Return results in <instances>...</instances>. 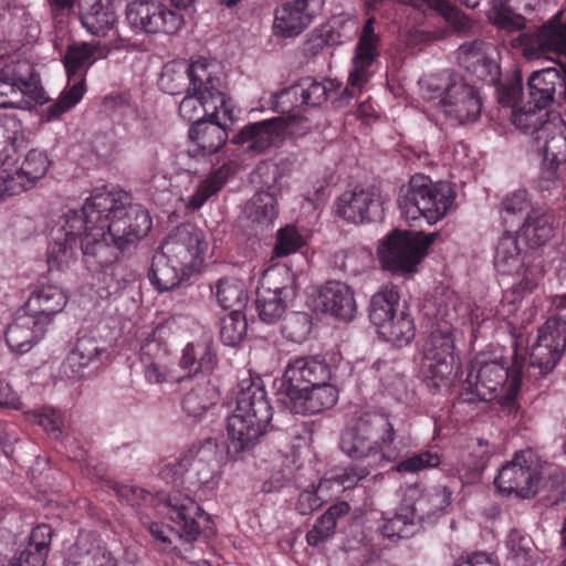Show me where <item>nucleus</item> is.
<instances>
[{
    "label": "nucleus",
    "instance_id": "nucleus-33",
    "mask_svg": "<svg viewBox=\"0 0 566 566\" xmlns=\"http://www.w3.org/2000/svg\"><path fill=\"white\" fill-rule=\"evenodd\" d=\"M189 453L192 460L191 462H189L188 457L182 459L175 458L166 465V468L170 469L172 472L175 482L184 475L188 469V465L195 467L199 473L200 464H206L208 468H210L211 472H213L222 464L224 460L223 451L220 449L217 439L213 438H207L198 446H193L189 450Z\"/></svg>",
    "mask_w": 566,
    "mask_h": 566
},
{
    "label": "nucleus",
    "instance_id": "nucleus-14",
    "mask_svg": "<svg viewBox=\"0 0 566 566\" xmlns=\"http://www.w3.org/2000/svg\"><path fill=\"white\" fill-rule=\"evenodd\" d=\"M533 139L535 149L543 156L538 189L554 190L560 195L564 190L563 171L566 168V135L554 123H547Z\"/></svg>",
    "mask_w": 566,
    "mask_h": 566
},
{
    "label": "nucleus",
    "instance_id": "nucleus-31",
    "mask_svg": "<svg viewBox=\"0 0 566 566\" xmlns=\"http://www.w3.org/2000/svg\"><path fill=\"white\" fill-rule=\"evenodd\" d=\"M181 384L186 390L181 407L188 417H202L219 398L218 389L211 384L210 377H187L181 379Z\"/></svg>",
    "mask_w": 566,
    "mask_h": 566
},
{
    "label": "nucleus",
    "instance_id": "nucleus-43",
    "mask_svg": "<svg viewBox=\"0 0 566 566\" xmlns=\"http://www.w3.org/2000/svg\"><path fill=\"white\" fill-rule=\"evenodd\" d=\"M217 355L207 343H189L182 350L180 367L193 374L191 377H209L217 366Z\"/></svg>",
    "mask_w": 566,
    "mask_h": 566
},
{
    "label": "nucleus",
    "instance_id": "nucleus-48",
    "mask_svg": "<svg viewBox=\"0 0 566 566\" xmlns=\"http://www.w3.org/2000/svg\"><path fill=\"white\" fill-rule=\"evenodd\" d=\"M244 214L252 223L270 227L279 214L277 201L272 193L259 191L245 203Z\"/></svg>",
    "mask_w": 566,
    "mask_h": 566
},
{
    "label": "nucleus",
    "instance_id": "nucleus-27",
    "mask_svg": "<svg viewBox=\"0 0 566 566\" xmlns=\"http://www.w3.org/2000/svg\"><path fill=\"white\" fill-rule=\"evenodd\" d=\"M338 400V390L329 381L285 395L284 405L296 415H315L331 409Z\"/></svg>",
    "mask_w": 566,
    "mask_h": 566
},
{
    "label": "nucleus",
    "instance_id": "nucleus-8",
    "mask_svg": "<svg viewBox=\"0 0 566 566\" xmlns=\"http://www.w3.org/2000/svg\"><path fill=\"white\" fill-rule=\"evenodd\" d=\"M165 506L168 509L169 518L179 527V531L160 522H151L148 525V531L155 541L170 545L174 536L191 544L200 535L208 539L216 534L214 523L210 515L193 499L172 494L169 495Z\"/></svg>",
    "mask_w": 566,
    "mask_h": 566
},
{
    "label": "nucleus",
    "instance_id": "nucleus-15",
    "mask_svg": "<svg viewBox=\"0 0 566 566\" xmlns=\"http://www.w3.org/2000/svg\"><path fill=\"white\" fill-rule=\"evenodd\" d=\"M454 340L448 324L432 329L423 345L421 373L429 387H449L454 365Z\"/></svg>",
    "mask_w": 566,
    "mask_h": 566
},
{
    "label": "nucleus",
    "instance_id": "nucleus-24",
    "mask_svg": "<svg viewBox=\"0 0 566 566\" xmlns=\"http://www.w3.org/2000/svg\"><path fill=\"white\" fill-rule=\"evenodd\" d=\"M441 107L447 117L464 125L480 118L482 98L479 91L460 76L449 88L448 96L441 99Z\"/></svg>",
    "mask_w": 566,
    "mask_h": 566
},
{
    "label": "nucleus",
    "instance_id": "nucleus-34",
    "mask_svg": "<svg viewBox=\"0 0 566 566\" xmlns=\"http://www.w3.org/2000/svg\"><path fill=\"white\" fill-rule=\"evenodd\" d=\"M78 10L83 28L95 36H106L117 21L113 0H78Z\"/></svg>",
    "mask_w": 566,
    "mask_h": 566
},
{
    "label": "nucleus",
    "instance_id": "nucleus-47",
    "mask_svg": "<svg viewBox=\"0 0 566 566\" xmlns=\"http://www.w3.org/2000/svg\"><path fill=\"white\" fill-rule=\"evenodd\" d=\"M418 522L420 521L411 505L402 504L392 516L384 517L380 532L389 539L409 538L416 533Z\"/></svg>",
    "mask_w": 566,
    "mask_h": 566
},
{
    "label": "nucleus",
    "instance_id": "nucleus-50",
    "mask_svg": "<svg viewBox=\"0 0 566 566\" xmlns=\"http://www.w3.org/2000/svg\"><path fill=\"white\" fill-rule=\"evenodd\" d=\"M349 512V505L346 502H339L332 505L316 521L312 530L306 534V542L310 546L316 547L327 541L335 533L337 520Z\"/></svg>",
    "mask_w": 566,
    "mask_h": 566
},
{
    "label": "nucleus",
    "instance_id": "nucleus-22",
    "mask_svg": "<svg viewBox=\"0 0 566 566\" xmlns=\"http://www.w3.org/2000/svg\"><path fill=\"white\" fill-rule=\"evenodd\" d=\"M332 378L331 366L319 356H301L285 368L281 390L284 395L322 385Z\"/></svg>",
    "mask_w": 566,
    "mask_h": 566
},
{
    "label": "nucleus",
    "instance_id": "nucleus-28",
    "mask_svg": "<svg viewBox=\"0 0 566 566\" xmlns=\"http://www.w3.org/2000/svg\"><path fill=\"white\" fill-rule=\"evenodd\" d=\"M67 302L69 296L61 286L41 283L31 292L22 308L49 327Z\"/></svg>",
    "mask_w": 566,
    "mask_h": 566
},
{
    "label": "nucleus",
    "instance_id": "nucleus-21",
    "mask_svg": "<svg viewBox=\"0 0 566 566\" xmlns=\"http://www.w3.org/2000/svg\"><path fill=\"white\" fill-rule=\"evenodd\" d=\"M287 133L286 118L277 116L249 123L232 137V143L245 146V149L252 154H262L270 148L281 146Z\"/></svg>",
    "mask_w": 566,
    "mask_h": 566
},
{
    "label": "nucleus",
    "instance_id": "nucleus-52",
    "mask_svg": "<svg viewBox=\"0 0 566 566\" xmlns=\"http://www.w3.org/2000/svg\"><path fill=\"white\" fill-rule=\"evenodd\" d=\"M270 292L275 296L285 298H295L296 289L294 277L287 269L272 268L268 269L260 282L258 292Z\"/></svg>",
    "mask_w": 566,
    "mask_h": 566
},
{
    "label": "nucleus",
    "instance_id": "nucleus-40",
    "mask_svg": "<svg viewBox=\"0 0 566 566\" xmlns=\"http://www.w3.org/2000/svg\"><path fill=\"white\" fill-rule=\"evenodd\" d=\"M235 172L237 164L232 160L224 161L198 184L193 193L188 198L186 207L192 211L199 210L223 188L228 179Z\"/></svg>",
    "mask_w": 566,
    "mask_h": 566
},
{
    "label": "nucleus",
    "instance_id": "nucleus-23",
    "mask_svg": "<svg viewBox=\"0 0 566 566\" xmlns=\"http://www.w3.org/2000/svg\"><path fill=\"white\" fill-rule=\"evenodd\" d=\"M324 0H294L275 10L273 29L285 38L302 33L323 11Z\"/></svg>",
    "mask_w": 566,
    "mask_h": 566
},
{
    "label": "nucleus",
    "instance_id": "nucleus-58",
    "mask_svg": "<svg viewBox=\"0 0 566 566\" xmlns=\"http://www.w3.org/2000/svg\"><path fill=\"white\" fill-rule=\"evenodd\" d=\"M292 300L293 298L275 296L270 292L256 291L255 306L260 319L266 324H273L277 322L285 313L287 303Z\"/></svg>",
    "mask_w": 566,
    "mask_h": 566
},
{
    "label": "nucleus",
    "instance_id": "nucleus-12",
    "mask_svg": "<svg viewBox=\"0 0 566 566\" xmlns=\"http://www.w3.org/2000/svg\"><path fill=\"white\" fill-rule=\"evenodd\" d=\"M552 304L558 314L538 327L530 352L528 365L538 368L542 376L556 367L566 348V293L555 295Z\"/></svg>",
    "mask_w": 566,
    "mask_h": 566
},
{
    "label": "nucleus",
    "instance_id": "nucleus-1",
    "mask_svg": "<svg viewBox=\"0 0 566 566\" xmlns=\"http://www.w3.org/2000/svg\"><path fill=\"white\" fill-rule=\"evenodd\" d=\"M147 209L130 203L124 190L96 189L81 210H69L52 228L48 248L51 268L67 265L75 254V237L82 229H93L94 234L108 235L116 250L135 247L151 229Z\"/></svg>",
    "mask_w": 566,
    "mask_h": 566
},
{
    "label": "nucleus",
    "instance_id": "nucleus-16",
    "mask_svg": "<svg viewBox=\"0 0 566 566\" xmlns=\"http://www.w3.org/2000/svg\"><path fill=\"white\" fill-rule=\"evenodd\" d=\"M208 242L203 231L193 223H181L165 238L159 251L170 262L189 273L199 272L205 261Z\"/></svg>",
    "mask_w": 566,
    "mask_h": 566
},
{
    "label": "nucleus",
    "instance_id": "nucleus-13",
    "mask_svg": "<svg viewBox=\"0 0 566 566\" xmlns=\"http://www.w3.org/2000/svg\"><path fill=\"white\" fill-rule=\"evenodd\" d=\"M189 85L187 92L193 93L208 105L222 108L223 118L233 119V107L228 95V84L221 65L213 60L199 57L191 60L186 70Z\"/></svg>",
    "mask_w": 566,
    "mask_h": 566
},
{
    "label": "nucleus",
    "instance_id": "nucleus-26",
    "mask_svg": "<svg viewBox=\"0 0 566 566\" xmlns=\"http://www.w3.org/2000/svg\"><path fill=\"white\" fill-rule=\"evenodd\" d=\"M227 120L222 114H218L217 118L191 125L188 132L191 142L189 154L192 157L217 155L228 140ZM229 122L232 123L233 119Z\"/></svg>",
    "mask_w": 566,
    "mask_h": 566
},
{
    "label": "nucleus",
    "instance_id": "nucleus-39",
    "mask_svg": "<svg viewBox=\"0 0 566 566\" xmlns=\"http://www.w3.org/2000/svg\"><path fill=\"white\" fill-rule=\"evenodd\" d=\"M557 220L553 212L532 209L521 227L522 235L531 249L547 244L555 235Z\"/></svg>",
    "mask_w": 566,
    "mask_h": 566
},
{
    "label": "nucleus",
    "instance_id": "nucleus-6",
    "mask_svg": "<svg viewBox=\"0 0 566 566\" xmlns=\"http://www.w3.org/2000/svg\"><path fill=\"white\" fill-rule=\"evenodd\" d=\"M454 200L455 191L450 182H434L423 174H416L400 188L397 205L410 226L421 219L431 226L448 214Z\"/></svg>",
    "mask_w": 566,
    "mask_h": 566
},
{
    "label": "nucleus",
    "instance_id": "nucleus-42",
    "mask_svg": "<svg viewBox=\"0 0 566 566\" xmlns=\"http://www.w3.org/2000/svg\"><path fill=\"white\" fill-rule=\"evenodd\" d=\"M67 75V86L82 83L86 91V74L94 62V50L87 43L69 45L62 59Z\"/></svg>",
    "mask_w": 566,
    "mask_h": 566
},
{
    "label": "nucleus",
    "instance_id": "nucleus-49",
    "mask_svg": "<svg viewBox=\"0 0 566 566\" xmlns=\"http://www.w3.org/2000/svg\"><path fill=\"white\" fill-rule=\"evenodd\" d=\"M218 304L223 310H240L245 307L248 292L241 280L234 277H222L211 289Z\"/></svg>",
    "mask_w": 566,
    "mask_h": 566
},
{
    "label": "nucleus",
    "instance_id": "nucleus-55",
    "mask_svg": "<svg viewBox=\"0 0 566 566\" xmlns=\"http://www.w3.org/2000/svg\"><path fill=\"white\" fill-rule=\"evenodd\" d=\"M417 8H428L438 12L455 31L465 32L471 29V20L459 8L447 0H412Z\"/></svg>",
    "mask_w": 566,
    "mask_h": 566
},
{
    "label": "nucleus",
    "instance_id": "nucleus-4",
    "mask_svg": "<svg viewBox=\"0 0 566 566\" xmlns=\"http://www.w3.org/2000/svg\"><path fill=\"white\" fill-rule=\"evenodd\" d=\"M234 403V409L227 419L226 457L230 460H240L250 453L268 432L273 408L259 376L239 381Z\"/></svg>",
    "mask_w": 566,
    "mask_h": 566
},
{
    "label": "nucleus",
    "instance_id": "nucleus-53",
    "mask_svg": "<svg viewBox=\"0 0 566 566\" xmlns=\"http://www.w3.org/2000/svg\"><path fill=\"white\" fill-rule=\"evenodd\" d=\"M495 86L497 103L503 107L516 108L523 92L522 75L520 71L514 70L504 76L500 72L496 81H486Z\"/></svg>",
    "mask_w": 566,
    "mask_h": 566
},
{
    "label": "nucleus",
    "instance_id": "nucleus-20",
    "mask_svg": "<svg viewBox=\"0 0 566 566\" xmlns=\"http://www.w3.org/2000/svg\"><path fill=\"white\" fill-rule=\"evenodd\" d=\"M336 213L355 224L381 221L385 214L384 199L376 189L355 188L337 198Z\"/></svg>",
    "mask_w": 566,
    "mask_h": 566
},
{
    "label": "nucleus",
    "instance_id": "nucleus-2",
    "mask_svg": "<svg viewBox=\"0 0 566 566\" xmlns=\"http://www.w3.org/2000/svg\"><path fill=\"white\" fill-rule=\"evenodd\" d=\"M397 417L384 410H369L354 417L343 429L339 449L355 461H367V465L352 464L337 474L333 482L349 490L364 480L373 468L395 462L399 450Z\"/></svg>",
    "mask_w": 566,
    "mask_h": 566
},
{
    "label": "nucleus",
    "instance_id": "nucleus-11",
    "mask_svg": "<svg viewBox=\"0 0 566 566\" xmlns=\"http://www.w3.org/2000/svg\"><path fill=\"white\" fill-rule=\"evenodd\" d=\"M93 229H82L81 232L76 233L75 240L78 242L80 248L83 254V262L86 269L93 273H101L103 276H111V283L107 284V295L117 292L122 289V282L125 285L126 283L135 280V273L129 272L119 277V274L124 270V265L118 262V254L115 251V247H111L105 237H99L93 233ZM77 251V243H75V252ZM76 258V253L74 258L69 262L71 263ZM48 265H50L48 263ZM67 265H63L60 270L67 268ZM59 270L57 268L49 266V270Z\"/></svg>",
    "mask_w": 566,
    "mask_h": 566
},
{
    "label": "nucleus",
    "instance_id": "nucleus-61",
    "mask_svg": "<svg viewBox=\"0 0 566 566\" xmlns=\"http://www.w3.org/2000/svg\"><path fill=\"white\" fill-rule=\"evenodd\" d=\"M281 328L284 337L294 343H302L311 332V318L306 313L293 312L284 317Z\"/></svg>",
    "mask_w": 566,
    "mask_h": 566
},
{
    "label": "nucleus",
    "instance_id": "nucleus-30",
    "mask_svg": "<svg viewBox=\"0 0 566 566\" xmlns=\"http://www.w3.org/2000/svg\"><path fill=\"white\" fill-rule=\"evenodd\" d=\"M49 327L21 308L6 331L9 348L19 354L28 353L46 334Z\"/></svg>",
    "mask_w": 566,
    "mask_h": 566
},
{
    "label": "nucleus",
    "instance_id": "nucleus-51",
    "mask_svg": "<svg viewBox=\"0 0 566 566\" xmlns=\"http://www.w3.org/2000/svg\"><path fill=\"white\" fill-rule=\"evenodd\" d=\"M546 109L538 108L528 101L526 104L511 111V122L522 133L535 137L544 124L552 123L547 119L548 113Z\"/></svg>",
    "mask_w": 566,
    "mask_h": 566
},
{
    "label": "nucleus",
    "instance_id": "nucleus-45",
    "mask_svg": "<svg viewBox=\"0 0 566 566\" xmlns=\"http://www.w3.org/2000/svg\"><path fill=\"white\" fill-rule=\"evenodd\" d=\"M53 530L48 524L36 525L30 534L28 546L20 553V562L32 566H45L51 549Z\"/></svg>",
    "mask_w": 566,
    "mask_h": 566
},
{
    "label": "nucleus",
    "instance_id": "nucleus-63",
    "mask_svg": "<svg viewBox=\"0 0 566 566\" xmlns=\"http://www.w3.org/2000/svg\"><path fill=\"white\" fill-rule=\"evenodd\" d=\"M441 458L437 452L422 451L399 461L395 465V471L399 473H418L426 469L439 467Z\"/></svg>",
    "mask_w": 566,
    "mask_h": 566
},
{
    "label": "nucleus",
    "instance_id": "nucleus-44",
    "mask_svg": "<svg viewBox=\"0 0 566 566\" xmlns=\"http://www.w3.org/2000/svg\"><path fill=\"white\" fill-rule=\"evenodd\" d=\"M452 492L444 485H433L424 489L411 504L419 521L430 520L441 515L451 504Z\"/></svg>",
    "mask_w": 566,
    "mask_h": 566
},
{
    "label": "nucleus",
    "instance_id": "nucleus-41",
    "mask_svg": "<svg viewBox=\"0 0 566 566\" xmlns=\"http://www.w3.org/2000/svg\"><path fill=\"white\" fill-rule=\"evenodd\" d=\"M192 274L182 266H177L170 262L160 251H158L151 261L148 277L151 284L159 291H170L179 286L184 281Z\"/></svg>",
    "mask_w": 566,
    "mask_h": 566
},
{
    "label": "nucleus",
    "instance_id": "nucleus-9",
    "mask_svg": "<svg viewBox=\"0 0 566 566\" xmlns=\"http://www.w3.org/2000/svg\"><path fill=\"white\" fill-rule=\"evenodd\" d=\"M369 319L381 338L398 346L409 344L416 335L413 319L394 286L381 289L369 303Z\"/></svg>",
    "mask_w": 566,
    "mask_h": 566
},
{
    "label": "nucleus",
    "instance_id": "nucleus-3",
    "mask_svg": "<svg viewBox=\"0 0 566 566\" xmlns=\"http://www.w3.org/2000/svg\"><path fill=\"white\" fill-rule=\"evenodd\" d=\"M375 17H369L364 23L355 45L347 86L342 88V83L332 78L318 82L313 77H303L295 83L304 109L317 107L327 99L342 107L355 96L356 90L360 91L369 82L379 57L380 38L375 32Z\"/></svg>",
    "mask_w": 566,
    "mask_h": 566
},
{
    "label": "nucleus",
    "instance_id": "nucleus-17",
    "mask_svg": "<svg viewBox=\"0 0 566 566\" xmlns=\"http://www.w3.org/2000/svg\"><path fill=\"white\" fill-rule=\"evenodd\" d=\"M542 465L532 450L517 452L511 462L502 465L494 483L503 494L530 499L537 493Z\"/></svg>",
    "mask_w": 566,
    "mask_h": 566
},
{
    "label": "nucleus",
    "instance_id": "nucleus-29",
    "mask_svg": "<svg viewBox=\"0 0 566 566\" xmlns=\"http://www.w3.org/2000/svg\"><path fill=\"white\" fill-rule=\"evenodd\" d=\"M531 104L538 108H548L555 102L558 92V104L566 103V72L563 74L555 67L534 72L527 81Z\"/></svg>",
    "mask_w": 566,
    "mask_h": 566
},
{
    "label": "nucleus",
    "instance_id": "nucleus-5",
    "mask_svg": "<svg viewBox=\"0 0 566 566\" xmlns=\"http://www.w3.org/2000/svg\"><path fill=\"white\" fill-rule=\"evenodd\" d=\"M525 368L526 358L523 354H518L516 348L509 358L490 361L475 359L471 364L459 400L474 403L476 400L492 401L497 398L510 412L516 411L518 408L516 398Z\"/></svg>",
    "mask_w": 566,
    "mask_h": 566
},
{
    "label": "nucleus",
    "instance_id": "nucleus-35",
    "mask_svg": "<svg viewBox=\"0 0 566 566\" xmlns=\"http://www.w3.org/2000/svg\"><path fill=\"white\" fill-rule=\"evenodd\" d=\"M102 350L97 340L83 336L77 338L73 349L62 365V374L70 380H78L91 374V365L99 360Z\"/></svg>",
    "mask_w": 566,
    "mask_h": 566
},
{
    "label": "nucleus",
    "instance_id": "nucleus-36",
    "mask_svg": "<svg viewBox=\"0 0 566 566\" xmlns=\"http://www.w3.org/2000/svg\"><path fill=\"white\" fill-rule=\"evenodd\" d=\"M489 441L478 439L463 451L452 468V475L457 476L463 485L474 484L481 480L482 473L491 458Z\"/></svg>",
    "mask_w": 566,
    "mask_h": 566
},
{
    "label": "nucleus",
    "instance_id": "nucleus-46",
    "mask_svg": "<svg viewBox=\"0 0 566 566\" xmlns=\"http://www.w3.org/2000/svg\"><path fill=\"white\" fill-rule=\"evenodd\" d=\"M0 80L14 83L22 88V96H35L40 88V78L33 66L25 61H11L0 67Z\"/></svg>",
    "mask_w": 566,
    "mask_h": 566
},
{
    "label": "nucleus",
    "instance_id": "nucleus-7",
    "mask_svg": "<svg viewBox=\"0 0 566 566\" xmlns=\"http://www.w3.org/2000/svg\"><path fill=\"white\" fill-rule=\"evenodd\" d=\"M493 264L501 275H520L522 280L512 285L503 293L501 301L502 310L506 306L507 314L516 312L517 304L526 294H531L544 276V268L538 263L526 261V254L523 253L518 237L515 233L505 231L494 249Z\"/></svg>",
    "mask_w": 566,
    "mask_h": 566
},
{
    "label": "nucleus",
    "instance_id": "nucleus-59",
    "mask_svg": "<svg viewBox=\"0 0 566 566\" xmlns=\"http://www.w3.org/2000/svg\"><path fill=\"white\" fill-rule=\"evenodd\" d=\"M248 322L240 310H232L222 317L220 326V339L227 346H237L245 336Z\"/></svg>",
    "mask_w": 566,
    "mask_h": 566
},
{
    "label": "nucleus",
    "instance_id": "nucleus-54",
    "mask_svg": "<svg viewBox=\"0 0 566 566\" xmlns=\"http://www.w3.org/2000/svg\"><path fill=\"white\" fill-rule=\"evenodd\" d=\"M178 112L182 119L197 125L209 118H217L218 114H222V108L214 104L208 105L199 96L188 92L181 99Z\"/></svg>",
    "mask_w": 566,
    "mask_h": 566
},
{
    "label": "nucleus",
    "instance_id": "nucleus-64",
    "mask_svg": "<svg viewBox=\"0 0 566 566\" xmlns=\"http://www.w3.org/2000/svg\"><path fill=\"white\" fill-rule=\"evenodd\" d=\"M30 419L42 427L53 439H60L62 436L63 416L59 410L50 407L33 410Z\"/></svg>",
    "mask_w": 566,
    "mask_h": 566
},
{
    "label": "nucleus",
    "instance_id": "nucleus-19",
    "mask_svg": "<svg viewBox=\"0 0 566 566\" xmlns=\"http://www.w3.org/2000/svg\"><path fill=\"white\" fill-rule=\"evenodd\" d=\"M511 46L527 59H537L547 52L566 54V21L559 12L541 28L513 38Z\"/></svg>",
    "mask_w": 566,
    "mask_h": 566
},
{
    "label": "nucleus",
    "instance_id": "nucleus-57",
    "mask_svg": "<svg viewBox=\"0 0 566 566\" xmlns=\"http://www.w3.org/2000/svg\"><path fill=\"white\" fill-rule=\"evenodd\" d=\"M531 206L527 191L517 189L507 193L501 201L500 218L505 228L513 227L518 223L523 214Z\"/></svg>",
    "mask_w": 566,
    "mask_h": 566
},
{
    "label": "nucleus",
    "instance_id": "nucleus-10",
    "mask_svg": "<svg viewBox=\"0 0 566 566\" xmlns=\"http://www.w3.org/2000/svg\"><path fill=\"white\" fill-rule=\"evenodd\" d=\"M437 237L438 233L392 230L378 247L382 269L394 275L416 273Z\"/></svg>",
    "mask_w": 566,
    "mask_h": 566
},
{
    "label": "nucleus",
    "instance_id": "nucleus-56",
    "mask_svg": "<svg viewBox=\"0 0 566 566\" xmlns=\"http://www.w3.org/2000/svg\"><path fill=\"white\" fill-rule=\"evenodd\" d=\"M50 165L51 161L45 151L31 149L25 155L20 170L15 171L14 175L21 177V180L25 182L27 190L45 176Z\"/></svg>",
    "mask_w": 566,
    "mask_h": 566
},
{
    "label": "nucleus",
    "instance_id": "nucleus-62",
    "mask_svg": "<svg viewBox=\"0 0 566 566\" xmlns=\"http://www.w3.org/2000/svg\"><path fill=\"white\" fill-rule=\"evenodd\" d=\"M84 95V90L82 88V83L78 82L75 85L67 86L59 97V99L52 104H50L46 108L48 118L55 119L59 118L62 114L66 113L71 108H73L77 103L81 102Z\"/></svg>",
    "mask_w": 566,
    "mask_h": 566
},
{
    "label": "nucleus",
    "instance_id": "nucleus-37",
    "mask_svg": "<svg viewBox=\"0 0 566 566\" xmlns=\"http://www.w3.org/2000/svg\"><path fill=\"white\" fill-rule=\"evenodd\" d=\"M317 303L322 310L344 321L355 316L356 303L349 286L339 281H328L318 292Z\"/></svg>",
    "mask_w": 566,
    "mask_h": 566
},
{
    "label": "nucleus",
    "instance_id": "nucleus-60",
    "mask_svg": "<svg viewBox=\"0 0 566 566\" xmlns=\"http://www.w3.org/2000/svg\"><path fill=\"white\" fill-rule=\"evenodd\" d=\"M272 108L274 112L286 118L287 125L291 120L294 122L301 118V112L304 111V108L300 103V96L295 84L274 94Z\"/></svg>",
    "mask_w": 566,
    "mask_h": 566
},
{
    "label": "nucleus",
    "instance_id": "nucleus-32",
    "mask_svg": "<svg viewBox=\"0 0 566 566\" xmlns=\"http://www.w3.org/2000/svg\"><path fill=\"white\" fill-rule=\"evenodd\" d=\"M490 3L489 21L500 31L514 33L526 28V19L516 11L534 10L536 0H491Z\"/></svg>",
    "mask_w": 566,
    "mask_h": 566
},
{
    "label": "nucleus",
    "instance_id": "nucleus-38",
    "mask_svg": "<svg viewBox=\"0 0 566 566\" xmlns=\"http://www.w3.org/2000/svg\"><path fill=\"white\" fill-rule=\"evenodd\" d=\"M64 566H118V560L105 546L94 543L88 534H81Z\"/></svg>",
    "mask_w": 566,
    "mask_h": 566
},
{
    "label": "nucleus",
    "instance_id": "nucleus-25",
    "mask_svg": "<svg viewBox=\"0 0 566 566\" xmlns=\"http://www.w3.org/2000/svg\"><path fill=\"white\" fill-rule=\"evenodd\" d=\"M494 46L481 39L467 41L457 50V60L461 67L475 76L486 81H496L500 77V65L493 57Z\"/></svg>",
    "mask_w": 566,
    "mask_h": 566
},
{
    "label": "nucleus",
    "instance_id": "nucleus-18",
    "mask_svg": "<svg viewBox=\"0 0 566 566\" xmlns=\"http://www.w3.org/2000/svg\"><path fill=\"white\" fill-rule=\"evenodd\" d=\"M126 21L136 33L176 34L185 24L184 15L157 0H134L126 7Z\"/></svg>",
    "mask_w": 566,
    "mask_h": 566
}]
</instances>
